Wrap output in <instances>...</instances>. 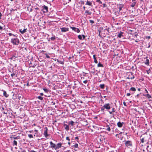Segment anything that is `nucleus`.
<instances>
[{"instance_id":"13","label":"nucleus","mask_w":152,"mask_h":152,"mask_svg":"<svg viewBox=\"0 0 152 152\" xmlns=\"http://www.w3.org/2000/svg\"><path fill=\"white\" fill-rule=\"evenodd\" d=\"M124 34V33L123 32L120 31L117 37L120 38H121L122 37H123L124 36L123 35Z\"/></svg>"},{"instance_id":"40","label":"nucleus","mask_w":152,"mask_h":152,"mask_svg":"<svg viewBox=\"0 0 152 152\" xmlns=\"http://www.w3.org/2000/svg\"><path fill=\"white\" fill-rule=\"evenodd\" d=\"M89 22H90V23H91L92 24H93V23H94V21L93 20H89Z\"/></svg>"},{"instance_id":"12","label":"nucleus","mask_w":152,"mask_h":152,"mask_svg":"<svg viewBox=\"0 0 152 152\" xmlns=\"http://www.w3.org/2000/svg\"><path fill=\"white\" fill-rule=\"evenodd\" d=\"M1 91L3 92V96L4 97H5L6 98H7L8 97L9 95L8 94H7L6 91H4L3 90H2Z\"/></svg>"},{"instance_id":"53","label":"nucleus","mask_w":152,"mask_h":152,"mask_svg":"<svg viewBox=\"0 0 152 152\" xmlns=\"http://www.w3.org/2000/svg\"><path fill=\"white\" fill-rule=\"evenodd\" d=\"M31 66L33 67H35V66H36V65H35V64H34L33 65L32 64V63H31Z\"/></svg>"},{"instance_id":"6","label":"nucleus","mask_w":152,"mask_h":152,"mask_svg":"<svg viewBox=\"0 0 152 152\" xmlns=\"http://www.w3.org/2000/svg\"><path fill=\"white\" fill-rule=\"evenodd\" d=\"M62 32H65L69 31V28H68L62 27L60 28Z\"/></svg>"},{"instance_id":"42","label":"nucleus","mask_w":152,"mask_h":152,"mask_svg":"<svg viewBox=\"0 0 152 152\" xmlns=\"http://www.w3.org/2000/svg\"><path fill=\"white\" fill-rule=\"evenodd\" d=\"M80 2H81V4H84V2L83 1L81 0L80 1Z\"/></svg>"},{"instance_id":"46","label":"nucleus","mask_w":152,"mask_h":152,"mask_svg":"<svg viewBox=\"0 0 152 152\" xmlns=\"http://www.w3.org/2000/svg\"><path fill=\"white\" fill-rule=\"evenodd\" d=\"M146 39H149L151 38V37L150 36H146L145 37Z\"/></svg>"},{"instance_id":"47","label":"nucleus","mask_w":152,"mask_h":152,"mask_svg":"<svg viewBox=\"0 0 152 152\" xmlns=\"http://www.w3.org/2000/svg\"><path fill=\"white\" fill-rule=\"evenodd\" d=\"M115 110L114 108H113L112 109V112H115Z\"/></svg>"},{"instance_id":"43","label":"nucleus","mask_w":152,"mask_h":152,"mask_svg":"<svg viewBox=\"0 0 152 152\" xmlns=\"http://www.w3.org/2000/svg\"><path fill=\"white\" fill-rule=\"evenodd\" d=\"M16 57L14 55L12 56V58H11V59H15Z\"/></svg>"},{"instance_id":"39","label":"nucleus","mask_w":152,"mask_h":152,"mask_svg":"<svg viewBox=\"0 0 152 152\" xmlns=\"http://www.w3.org/2000/svg\"><path fill=\"white\" fill-rule=\"evenodd\" d=\"M19 148L21 150L22 152H26V151L24 150H23L22 148Z\"/></svg>"},{"instance_id":"55","label":"nucleus","mask_w":152,"mask_h":152,"mask_svg":"<svg viewBox=\"0 0 152 152\" xmlns=\"http://www.w3.org/2000/svg\"><path fill=\"white\" fill-rule=\"evenodd\" d=\"M123 104L125 106H127V105H126V103L125 102H123Z\"/></svg>"},{"instance_id":"22","label":"nucleus","mask_w":152,"mask_h":152,"mask_svg":"<svg viewBox=\"0 0 152 152\" xmlns=\"http://www.w3.org/2000/svg\"><path fill=\"white\" fill-rule=\"evenodd\" d=\"M97 66L98 67H103V65L102 64H101L100 62H99V63L98 64Z\"/></svg>"},{"instance_id":"23","label":"nucleus","mask_w":152,"mask_h":152,"mask_svg":"<svg viewBox=\"0 0 152 152\" xmlns=\"http://www.w3.org/2000/svg\"><path fill=\"white\" fill-rule=\"evenodd\" d=\"M107 128L106 129L109 132L110 131V128L109 125H107L106 126Z\"/></svg>"},{"instance_id":"61","label":"nucleus","mask_w":152,"mask_h":152,"mask_svg":"<svg viewBox=\"0 0 152 152\" xmlns=\"http://www.w3.org/2000/svg\"><path fill=\"white\" fill-rule=\"evenodd\" d=\"M109 28H107L106 29H104V30H107V31L109 33Z\"/></svg>"},{"instance_id":"32","label":"nucleus","mask_w":152,"mask_h":152,"mask_svg":"<svg viewBox=\"0 0 152 152\" xmlns=\"http://www.w3.org/2000/svg\"><path fill=\"white\" fill-rule=\"evenodd\" d=\"M57 62H58L59 63H60V64H64V62L62 61H60L58 60H57Z\"/></svg>"},{"instance_id":"2","label":"nucleus","mask_w":152,"mask_h":152,"mask_svg":"<svg viewBox=\"0 0 152 152\" xmlns=\"http://www.w3.org/2000/svg\"><path fill=\"white\" fill-rule=\"evenodd\" d=\"M11 43L13 45H18L20 42L19 39L17 38H12L11 40Z\"/></svg>"},{"instance_id":"41","label":"nucleus","mask_w":152,"mask_h":152,"mask_svg":"<svg viewBox=\"0 0 152 152\" xmlns=\"http://www.w3.org/2000/svg\"><path fill=\"white\" fill-rule=\"evenodd\" d=\"M133 93H127V94H126V96H129L131 94H132Z\"/></svg>"},{"instance_id":"56","label":"nucleus","mask_w":152,"mask_h":152,"mask_svg":"<svg viewBox=\"0 0 152 152\" xmlns=\"http://www.w3.org/2000/svg\"><path fill=\"white\" fill-rule=\"evenodd\" d=\"M38 131L37 130H36V129H35L34 130V131L35 132V134H36L37 133Z\"/></svg>"},{"instance_id":"31","label":"nucleus","mask_w":152,"mask_h":152,"mask_svg":"<svg viewBox=\"0 0 152 152\" xmlns=\"http://www.w3.org/2000/svg\"><path fill=\"white\" fill-rule=\"evenodd\" d=\"M78 39L80 40H83L82 38V35H79L78 36Z\"/></svg>"},{"instance_id":"27","label":"nucleus","mask_w":152,"mask_h":152,"mask_svg":"<svg viewBox=\"0 0 152 152\" xmlns=\"http://www.w3.org/2000/svg\"><path fill=\"white\" fill-rule=\"evenodd\" d=\"M37 98H38L39 99H40V100H42L43 98H44L42 97L41 96H39L37 97Z\"/></svg>"},{"instance_id":"14","label":"nucleus","mask_w":152,"mask_h":152,"mask_svg":"<svg viewBox=\"0 0 152 152\" xmlns=\"http://www.w3.org/2000/svg\"><path fill=\"white\" fill-rule=\"evenodd\" d=\"M27 30V28L24 29L23 30H22V29H19V31L21 34H23Z\"/></svg>"},{"instance_id":"19","label":"nucleus","mask_w":152,"mask_h":152,"mask_svg":"<svg viewBox=\"0 0 152 152\" xmlns=\"http://www.w3.org/2000/svg\"><path fill=\"white\" fill-rule=\"evenodd\" d=\"M149 60L147 59L145 61V64L148 65L149 64Z\"/></svg>"},{"instance_id":"35","label":"nucleus","mask_w":152,"mask_h":152,"mask_svg":"<svg viewBox=\"0 0 152 152\" xmlns=\"http://www.w3.org/2000/svg\"><path fill=\"white\" fill-rule=\"evenodd\" d=\"M140 140L141 142H142V143H143L144 142V138H142L141 139H140Z\"/></svg>"},{"instance_id":"15","label":"nucleus","mask_w":152,"mask_h":152,"mask_svg":"<svg viewBox=\"0 0 152 152\" xmlns=\"http://www.w3.org/2000/svg\"><path fill=\"white\" fill-rule=\"evenodd\" d=\"M64 126L65 127V129L66 131H68L69 129V125H67L66 124H64Z\"/></svg>"},{"instance_id":"63","label":"nucleus","mask_w":152,"mask_h":152,"mask_svg":"<svg viewBox=\"0 0 152 152\" xmlns=\"http://www.w3.org/2000/svg\"><path fill=\"white\" fill-rule=\"evenodd\" d=\"M150 69H149V70H148V71H147V74H149V72H150Z\"/></svg>"},{"instance_id":"3","label":"nucleus","mask_w":152,"mask_h":152,"mask_svg":"<svg viewBox=\"0 0 152 152\" xmlns=\"http://www.w3.org/2000/svg\"><path fill=\"white\" fill-rule=\"evenodd\" d=\"M41 11H42L43 13H47L48 12V7L45 5L42 6L41 7Z\"/></svg>"},{"instance_id":"28","label":"nucleus","mask_w":152,"mask_h":152,"mask_svg":"<svg viewBox=\"0 0 152 152\" xmlns=\"http://www.w3.org/2000/svg\"><path fill=\"white\" fill-rule=\"evenodd\" d=\"M19 138H20V137L19 136H17V137L14 136V137H12V138H13L14 140L19 139Z\"/></svg>"},{"instance_id":"5","label":"nucleus","mask_w":152,"mask_h":152,"mask_svg":"<svg viewBox=\"0 0 152 152\" xmlns=\"http://www.w3.org/2000/svg\"><path fill=\"white\" fill-rule=\"evenodd\" d=\"M45 129L44 133V135L46 137H47L49 135L48 134V129L47 127H45L44 128Z\"/></svg>"},{"instance_id":"59","label":"nucleus","mask_w":152,"mask_h":152,"mask_svg":"<svg viewBox=\"0 0 152 152\" xmlns=\"http://www.w3.org/2000/svg\"><path fill=\"white\" fill-rule=\"evenodd\" d=\"M109 113L110 114H113L112 113V112H112V111H109Z\"/></svg>"},{"instance_id":"64","label":"nucleus","mask_w":152,"mask_h":152,"mask_svg":"<svg viewBox=\"0 0 152 152\" xmlns=\"http://www.w3.org/2000/svg\"><path fill=\"white\" fill-rule=\"evenodd\" d=\"M30 152H36V151L34 150H31L30 151Z\"/></svg>"},{"instance_id":"7","label":"nucleus","mask_w":152,"mask_h":152,"mask_svg":"<svg viewBox=\"0 0 152 152\" xmlns=\"http://www.w3.org/2000/svg\"><path fill=\"white\" fill-rule=\"evenodd\" d=\"M117 7L119 9V11L120 12L122 10V8L124 6V4H117Z\"/></svg>"},{"instance_id":"9","label":"nucleus","mask_w":152,"mask_h":152,"mask_svg":"<svg viewBox=\"0 0 152 152\" xmlns=\"http://www.w3.org/2000/svg\"><path fill=\"white\" fill-rule=\"evenodd\" d=\"M71 28L73 30L75 31V32H76L77 33H79L80 32V30H79V29L75 27H71Z\"/></svg>"},{"instance_id":"38","label":"nucleus","mask_w":152,"mask_h":152,"mask_svg":"<svg viewBox=\"0 0 152 152\" xmlns=\"http://www.w3.org/2000/svg\"><path fill=\"white\" fill-rule=\"evenodd\" d=\"M132 77H131L130 78L131 79H133L134 78V75H133V73H132Z\"/></svg>"},{"instance_id":"1","label":"nucleus","mask_w":152,"mask_h":152,"mask_svg":"<svg viewBox=\"0 0 152 152\" xmlns=\"http://www.w3.org/2000/svg\"><path fill=\"white\" fill-rule=\"evenodd\" d=\"M110 104L109 103L105 104L101 108V111L104 112L105 109L107 110H110Z\"/></svg>"},{"instance_id":"8","label":"nucleus","mask_w":152,"mask_h":152,"mask_svg":"<svg viewBox=\"0 0 152 152\" xmlns=\"http://www.w3.org/2000/svg\"><path fill=\"white\" fill-rule=\"evenodd\" d=\"M50 147L52 148H54L55 150H56V145L53 143L52 141L50 142Z\"/></svg>"},{"instance_id":"36","label":"nucleus","mask_w":152,"mask_h":152,"mask_svg":"<svg viewBox=\"0 0 152 152\" xmlns=\"http://www.w3.org/2000/svg\"><path fill=\"white\" fill-rule=\"evenodd\" d=\"M43 90L46 93H47L48 91V90L47 88H43Z\"/></svg>"},{"instance_id":"49","label":"nucleus","mask_w":152,"mask_h":152,"mask_svg":"<svg viewBox=\"0 0 152 152\" xmlns=\"http://www.w3.org/2000/svg\"><path fill=\"white\" fill-rule=\"evenodd\" d=\"M75 140H76L77 141H78L79 140L78 137H75Z\"/></svg>"},{"instance_id":"58","label":"nucleus","mask_w":152,"mask_h":152,"mask_svg":"<svg viewBox=\"0 0 152 152\" xmlns=\"http://www.w3.org/2000/svg\"><path fill=\"white\" fill-rule=\"evenodd\" d=\"M8 34L10 36H11L13 34H12V33H10Z\"/></svg>"},{"instance_id":"48","label":"nucleus","mask_w":152,"mask_h":152,"mask_svg":"<svg viewBox=\"0 0 152 152\" xmlns=\"http://www.w3.org/2000/svg\"><path fill=\"white\" fill-rule=\"evenodd\" d=\"M82 37H83V38H82L83 40L84 39H85V36L83 34L82 35Z\"/></svg>"},{"instance_id":"29","label":"nucleus","mask_w":152,"mask_h":152,"mask_svg":"<svg viewBox=\"0 0 152 152\" xmlns=\"http://www.w3.org/2000/svg\"><path fill=\"white\" fill-rule=\"evenodd\" d=\"M13 145L17 146V142L15 140H14L13 143Z\"/></svg>"},{"instance_id":"17","label":"nucleus","mask_w":152,"mask_h":152,"mask_svg":"<svg viewBox=\"0 0 152 152\" xmlns=\"http://www.w3.org/2000/svg\"><path fill=\"white\" fill-rule=\"evenodd\" d=\"M143 96L147 97L148 99H150L152 98L151 95L148 94H143Z\"/></svg>"},{"instance_id":"37","label":"nucleus","mask_w":152,"mask_h":152,"mask_svg":"<svg viewBox=\"0 0 152 152\" xmlns=\"http://www.w3.org/2000/svg\"><path fill=\"white\" fill-rule=\"evenodd\" d=\"M45 57L48 58H50V56L48 55L47 53H45Z\"/></svg>"},{"instance_id":"24","label":"nucleus","mask_w":152,"mask_h":152,"mask_svg":"<svg viewBox=\"0 0 152 152\" xmlns=\"http://www.w3.org/2000/svg\"><path fill=\"white\" fill-rule=\"evenodd\" d=\"M74 122L73 121H71L69 122V125H71L72 126H73L74 125Z\"/></svg>"},{"instance_id":"30","label":"nucleus","mask_w":152,"mask_h":152,"mask_svg":"<svg viewBox=\"0 0 152 152\" xmlns=\"http://www.w3.org/2000/svg\"><path fill=\"white\" fill-rule=\"evenodd\" d=\"M56 37L55 36L51 37L50 39L52 41H55L56 39Z\"/></svg>"},{"instance_id":"18","label":"nucleus","mask_w":152,"mask_h":152,"mask_svg":"<svg viewBox=\"0 0 152 152\" xmlns=\"http://www.w3.org/2000/svg\"><path fill=\"white\" fill-rule=\"evenodd\" d=\"M93 58L94 59V62L96 64L97 63L98 61L96 59V55H93Z\"/></svg>"},{"instance_id":"45","label":"nucleus","mask_w":152,"mask_h":152,"mask_svg":"<svg viewBox=\"0 0 152 152\" xmlns=\"http://www.w3.org/2000/svg\"><path fill=\"white\" fill-rule=\"evenodd\" d=\"M66 140H68L69 141H70L69 138V137H67L66 138Z\"/></svg>"},{"instance_id":"52","label":"nucleus","mask_w":152,"mask_h":152,"mask_svg":"<svg viewBox=\"0 0 152 152\" xmlns=\"http://www.w3.org/2000/svg\"><path fill=\"white\" fill-rule=\"evenodd\" d=\"M139 94H137L136 96H135V97L136 98H139Z\"/></svg>"},{"instance_id":"60","label":"nucleus","mask_w":152,"mask_h":152,"mask_svg":"<svg viewBox=\"0 0 152 152\" xmlns=\"http://www.w3.org/2000/svg\"><path fill=\"white\" fill-rule=\"evenodd\" d=\"M145 91L146 92V93L147 94H148V91L146 89H145Z\"/></svg>"},{"instance_id":"4","label":"nucleus","mask_w":152,"mask_h":152,"mask_svg":"<svg viewBox=\"0 0 152 152\" xmlns=\"http://www.w3.org/2000/svg\"><path fill=\"white\" fill-rule=\"evenodd\" d=\"M125 145L128 148L129 146L132 147V143L131 141L129 140H127L125 141Z\"/></svg>"},{"instance_id":"16","label":"nucleus","mask_w":152,"mask_h":152,"mask_svg":"<svg viewBox=\"0 0 152 152\" xmlns=\"http://www.w3.org/2000/svg\"><path fill=\"white\" fill-rule=\"evenodd\" d=\"M61 145L62 144L61 143H58L56 145V150L60 148L61 146Z\"/></svg>"},{"instance_id":"10","label":"nucleus","mask_w":152,"mask_h":152,"mask_svg":"<svg viewBox=\"0 0 152 152\" xmlns=\"http://www.w3.org/2000/svg\"><path fill=\"white\" fill-rule=\"evenodd\" d=\"M124 124V122H121L120 121H119L118 122L117 125L119 127H121L123 126Z\"/></svg>"},{"instance_id":"25","label":"nucleus","mask_w":152,"mask_h":152,"mask_svg":"<svg viewBox=\"0 0 152 152\" xmlns=\"http://www.w3.org/2000/svg\"><path fill=\"white\" fill-rule=\"evenodd\" d=\"M105 85L104 84H100L99 87L101 88L104 89V88Z\"/></svg>"},{"instance_id":"11","label":"nucleus","mask_w":152,"mask_h":152,"mask_svg":"<svg viewBox=\"0 0 152 152\" xmlns=\"http://www.w3.org/2000/svg\"><path fill=\"white\" fill-rule=\"evenodd\" d=\"M86 5L91 6V7H93V5L92 4V2L91 1H89L88 0H86Z\"/></svg>"},{"instance_id":"33","label":"nucleus","mask_w":152,"mask_h":152,"mask_svg":"<svg viewBox=\"0 0 152 152\" xmlns=\"http://www.w3.org/2000/svg\"><path fill=\"white\" fill-rule=\"evenodd\" d=\"M78 145L77 143H75L73 147L75 148H77L78 147Z\"/></svg>"},{"instance_id":"44","label":"nucleus","mask_w":152,"mask_h":152,"mask_svg":"<svg viewBox=\"0 0 152 152\" xmlns=\"http://www.w3.org/2000/svg\"><path fill=\"white\" fill-rule=\"evenodd\" d=\"M103 7H107V5L105 4H103Z\"/></svg>"},{"instance_id":"57","label":"nucleus","mask_w":152,"mask_h":152,"mask_svg":"<svg viewBox=\"0 0 152 152\" xmlns=\"http://www.w3.org/2000/svg\"><path fill=\"white\" fill-rule=\"evenodd\" d=\"M138 35V34H136L134 35V37H135L136 38Z\"/></svg>"},{"instance_id":"26","label":"nucleus","mask_w":152,"mask_h":152,"mask_svg":"<svg viewBox=\"0 0 152 152\" xmlns=\"http://www.w3.org/2000/svg\"><path fill=\"white\" fill-rule=\"evenodd\" d=\"M136 4V2H134L131 4V7H134L135 6V5Z\"/></svg>"},{"instance_id":"34","label":"nucleus","mask_w":152,"mask_h":152,"mask_svg":"<svg viewBox=\"0 0 152 152\" xmlns=\"http://www.w3.org/2000/svg\"><path fill=\"white\" fill-rule=\"evenodd\" d=\"M28 135L29 137L30 138H32L33 137V135L31 134H28Z\"/></svg>"},{"instance_id":"50","label":"nucleus","mask_w":152,"mask_h":152,"mask_svg":"<svg viewBox=\"0 0 152 152\" xmlns=\"http://www.w3.org/2000/svg\"><path fill=\"white\" fill-rule=\"evenodd\" d=\"M88 82V80H85L83 81V83H86Z\"/></svg>"},{"instance_id":"62","label":"nucleus","mask_w":152,"mask_h":152,"mask_svg":"<svg viewBox=\"0 0 152 152\" xmlns=\"http://www.w3.org/2000/svg\"><path fill=\"white\" fill-rule=\"evenodd\" d=\"M35 9L36 10H40L37 7L35 8Z\"/></svg>"},{"instance_id":"20","label":"nucleus","mask_w":152,"mask_h":152,"mask_svg":"<svg viewBox=\"0 0 152 152\" xmlns=\"http://www.w3.org/2000/svg\"><path fill=\"white\" fill-rule=\"evenodd\" d=\"M136 91V89L134 88V87H131L130 90H129V91Z\"/></svg>"},{"instance_id":"21","label":"nucleus","mask_w":152,"mask_h":152,"mask_svg":"<svg viewBox=\"0 0 152 152\" xmlns=\"http://www.w3.org/2000/svg\"><path fill=\"white\" fill-rule=\"evenodd\" d=\"M85 13L87 14L88 15H91V12H89V11L88 10H86L85 12Z\"/></svg>"},{"instance_id":"54","label":"nucleus","mask_w":152,"mask_h":152,"mask_svg":"<svg viewBox=\"0 0 152 152\" xmlns=\"http://www.w3.org/2000/svg\"><path fill=\"white\" fill-rule=\"evenodd\" d=\"M99 36L100 37H101V35H100V32H101V31H99Z\"/></svg>"},{"instance_id":"51","label":"nucleus","mask_w":152,"mask_h":152,"mask_svg":"<svg viewBox=\"0 0 152 152\" xmlns=\"http://www.w3.org/2000/svg\"><path fill=\"white\" fill-rule=\"evenodd\" d=\"M15 75V73H13L11 74V76L13 77V76H14Z\"/></svg>"}]
</instances>
